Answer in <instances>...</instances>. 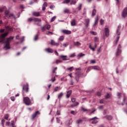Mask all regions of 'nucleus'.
I'll list each match as a JSON object with an SVG mask.
<instances>
[{
    "instance_id": "obj_40",
    "label": "nucleus",
    "mask_w": 127,
    "mask_h": 127,
    "mask_svg": "<svg viewBox=\"0 0 127 127\" xmlns=\"http://www.w3.org/2000/svg\"><path fill=\"white\" fill-rule=\"evenodd\" d=\"M64 13H69L70 12V10H69L68 9H65L64 11Z\"/></svg>"
},
{
    "instance_id": "obj_56",
    "label": "nucleus",
    "mask_w": 127,
    "mask_h": 127,
    "mask_svg": "<svg viewBox=\"0 0 127 127\" xmlns=\"http://www.w3.org/2000/svg\"><path fill=\"white\" fill-rule=\"evenodd\" d=\"M9 125H10V122H6V126H7V127H9Z\"/></svg>"
},
{
    "instance_id": "obj_49",
    "label": "nucleus",
    "mask_w": 127,
    "mask_h": 127,
    "mask_svg": "<svg viewBox=\"0 0 127 127\" xmlns=\"http://www.w3.org/2000/svg\"><path fill=\"white\" fill-rule=\"evenodd\" d=\"M104 20H103L102 19L100 20V23L101 25H103V24H104Z\"/></svg>"
},
{
    "instance_id": "obj_21",
    "label": "nucleus",
    "mask_w": 127,
    "mask_h": 127,
    "mask_svg": "<svg viewBox=\"0 0 127 127\" xmlns=\"http://www.w3.org/2000/svg\"><path fill=\"white\" fill-rule=\"evenodd\" d=\"M76 25V20L75 19H72L71 21V26H75Z\"/></svg>"
},
{
    "instance_id": "obj_47",
    "label": "nucleus",
    "mask_w": 127,
    "mask_h": 127,
    "mask_svg": "<svg viewBox=\"0 0 127 127\" xmlns=\"http://www.w3.org/2000/svg\"><path fill=\"white\" fill-rule=\"evenodd\" d=\"M89 47L91 49V50H92V51H95V48L92 47V45H89Z\"/></svg>"
},
{
    "instance_id": "obj_17",
    "label": "nucleus",
    "mask_w": 127,
    "mask_h": 127,
    "mask_svg": "<svg viewBox=\"0 0 127 127\" xmlns=\"http://www.w3.org/2000/svg\"><path fill=\"white\" fill-rule=\"evenodd\" d=\"M60 58H62L63 60H64V61H65L66 60H69V59H67V56H63V55H61L60 56Z\"/></svg>"
},
{
    "instance_id": "obj_4",
    "label": "nucleus",
    "mask_w": 127,
    "mask_h": 127,
    "mask_svg": "<svg viewBox=\"0 0 127 127\" xmlns=\"http://www.w3.org/2000/svg\"><path fill=\"white\" fill-rule=\"evenodd\" d=\"M81 110L83 111V112H87V113H89L90 116H91L92 114H94V113L96 112V109H94V110L91 112V110L85 109L84 107H82Z\"/></svg>"
},
{
    "instance_id": "obj_54",
    "label": "nucleus",
    "mask_w": 127,
    "mask_h": 127,
    "mask_svg": "<svg viewBox=\"0 0 127 127\" xmlns=\"http://www.w3.org/2000/svg\"><path fill=\"white\" fill-rule=\"evenodd\" d=\"M74 105V107H77V106H78V105H79V103L78 102H75L74 104H73Z\"/></svg>"
},
{
    "instance_id": "obj_57",
    "label": "nucleus",
    "mask_w": 127,
    "mask_h": 127,
    "mask_svg": "<svg viewBox=\"0 0 127 127\" xmlns=\"http://www.w3.org/2000/svg\"><path fill=\"white\" fill-rule=\"evenodd\" d=\"M75 101H76V98H71V102L72 103H75Z\"/></svg>"
},
{
    "instance_id": "obj_45",
    "label": "nucleus",
    "mask_w": 127,
    "mask_h": 127,
    "mask_svg": "<svg viewBox=\"0 0 127 127\" xmlns=\"http://www.w3.org/2000/svg\"><path fill=\"white\" fill-rule=\"evenodd\" d=\"M75 56H76V55H75V53H73L69 55V57H70V58H72L73 57H75Z\"/></svg>"
},
{
    "instance_id": "obj_22",
    "label": "nucleus",
    "mask_w": 127,
    "mask_h": 127,
    "mask_svg": "<svg viewBox=\"0 0 127 127\" xmlns=\"http://www.w3.org/2000/svg\"><path fill=\"white\" fill-rule=\"evenodd\" d=\"M92 69H93V70H100V68L99 66H91Z\"/></svg>"
},
{
    "instance_id": "obj_43",
    "label": "nucleus",
    "mask_w": 127,
    "mask_h": 127,
    "mask_svg": "<svg viewBox=\"0 0 127 127\" xmlns=\"http://www.w3.org/2000/svg\"><path fill=\"white\" fill-rule=\"evenodd\" d=\"M70 0H64L63 3H69L70 2Z\"/></svg>"
},
{
    "instance_id": "obj_29",
    "label": "nucleus",
    "mask_w": 127,
    "mask_h": 127,
    "mask_svg": "<svg viewBox=\"0 0 127 127\" xmlns=\"http://www.w3.org/2000/svg\"><path fill=\"white\" fill-rule=\"evenodd\" d=\"M77 9L78 10H81L82 9V3H79L78 6L77 7Z\"/></svg>"
},
{
    "instance_id": "obj_2",
    "label": "nucleus",
    "mask_w": 127,
    "mask_h": 127,
    "mask_svg": "<svg viewBox=\"0 0 127 127\" xmlns=\"http://www.w3.org/2000/svg\"><path fill=\"white\" fill-rule=\"evenodd\" d=\"M23 102L26 106H30V105H31V101L28 97H24Z\"/></svg>"
},
{
    "instance_id": "obj_7",
    "label": "nucleus",
    "mask_w": 127,
    "mask_h": 127,
    "mask_svg": "<svg viewBox=\"0 0 127 127\" xmlns=\"http://www.w3.org/2000/svg\"><path fill=\"white\" fill-rule=\"evenodd\" d=\"M33 20L35 22H41V19L38 18H29L28 21H32Z\"/></svg>"
},
{
    "instance_id": "obj_61",
    "label": "nucleus",
    "mask_w": 127,
    "mask_h": 127,
    "mask_svg": "<svg viewBox=\"0 0 127 127\" xmlns=\"http://www.w3.org/2000/svg\"><path fill=\"white\" fill-rule=\"evenodd\" d=\"M101 94L100 93V92H98L97 93V96H98V97H101Z\"/></svg>"
},
{
    "instance_id": "obj_3",
    "label": "nucleus",
    "mask_w": 127,
    "mask_h": 127,
    "mask_svg": "<svg viewBox=\"0 0 127 127\" xmlns=\"http://www.w3.org/2000/svg\"><path fill=\"white\" fill-rule=\"evenodd\" d=\"M39 115H40V112L39 111H37L35 112L31 116V120L33 121L35 118H36V117L38 116H39Z\"/></svg>"
},
{
    "instance_id": "obj_62",
    "label": "nucleus",
    "mask_w": 127,
    "mask_h": 127,
    "mask_svg": "<svg viewBox=\"0 0 127 127\" xmlns=\"http://www.w3.org/2000/svg\"><path fill=\"white\" fill-rule=\"evenodd\" d=\"M51 81H52L53 82H54L55 81V77L52 78Z\"/></svg>"
},
{
    "instance_id": "obj_39",
    "label": "nucleus",
    "mask_w": 127,
    "mask_h": 127,
    "mask_svg": "<svg viewBox=\"0 0 127 127\" xmlns=\"http://www.w3.org/2000/svg\"><path fill=\"white\" fill-rule=\"evenodd\" d=\"M8 18H10V17H15V16H14L13 15V14H10L8 15V17H7Z\"/></svg>"
},
{
    "instance_id": "obj_9",
    "label": "nucleus",
    "mask_w": 127,
    "mask_h": 127,
    "mask_svg": "<svg viewBox=\"0 0 127 127\" xmlns=\"http://www.w3.org/2000/svg\"><path fill=\"white\" fill-rule=\"evenodd\" d=\"M97 120H98V118L96 117L90 119V121H92V122H91V124H92V125L97 124V123H98V121H97Z\"/></svg>"
},
{
    "instance_id": "obj_53",
    "label": "nucleus",
    "mask_w": 127,
    "mask_h": 127,
    "mask_svg": "<svg viewBox=\"0 0 127 127\" xmlns=\"http://www.w3.org/2000/svg\"><path fill=\"white\" fill-rule=\"evenodd\" d=\"M10 99H11L13 102H14V101H15V98H14V97L11 96V97H10Z\"/></svg>"
},
{
    "instance_id": "obj_27",
    "label": "nucleus",
    "mask_w": 127,
    "mask_h": 127,
    "mask_svg": "<svg viewBox=\"0 0 127 127\" xmlns=\"http://www.w3.org/2000/svg\"><path fill=\"white\" fill-rule=\"evenodd\" d=\"M76 0H70V4H76Z\"/></svg>"
},
{
    "instance_id": "obj_64",
    "label": "nucleus",
    "mask_w": 127,
    "mask_h": 127,
    "mask_svg": "<svg viewBox=\"0 0 127 127\" xmlns=\"http://www.w3.org/2000/svg\"><path fill=\"white\" fill-rule=\"evenodd\" d=\"M44 6H47V2H45L43 4Z\"/></svg>"
},
{
    "instance_id": "obj_59",
    "label": "nucleus",
    "mask_w": 127,
    "mask_h": 127,
    "mask_svg": "<svg viewBox=\"0 0 127 127\" xmlns=\"http://www.w3.org/2000/svg\"><path fill=\"white\" fill-rule=\"evenodd\" d=\"M91 64H95V63H96V61H95V60H91Z\"/></svg>"
},
{
    "instance_id": "obj_32",
    "label": "nucleus",
    "mask_w": 127,
    "mask_h": 127,
    "mask_svg": "<svg viewBox=\"0 0 127 127\" xmlns=\"http://www.w3.org/2000/svg\"><path fill=\"white\" fill-rule=\"evenodd\" d=\"M63 96V93L62 92L60 93L58 95V98L60 99V100L62 98Z\"/></svg>"
},
{
    "instance_id": "obj_38",
    "label": "nucleus",
    "mask_w": 127,
    "mask_h": 127,
    "mask_svg": "<svg viewBox=\"0 0 127 127\" xmlns=\"http://www.w3.org/2000/svg\"><path fill=\"white\" fill-rule=\"evenodd\" d=\"M91 69H92V66L88 67L87 68V70H86V73H89V72L91 71Z\"/></svg>"
},
{
    "instance_id": "obj_18",
    "label": "nucleus",
    "mask_w": 127,
    "mask_h": 127,
    "mask_svg": "<svg viewBox=\"0 0 127 127\" xmlns=\"http://www.w3.org/2000/svg\"><path fill=\"white\" fill-rule=\"evenodd\" d=\"M120 30H121V26H118V29L116 31V33H117V35H118V36L121 35V32H119V31H120Z\"/></svg>"
},
{
    "instance_id": "obj_23",
    "label": "nucleus",
    "mask_w": 127,
    "mask_h": 127,
    "mask_svg": "<svg viewBox=\"0 0 127 127\" xmlns=\"http://www.w3.org/2000/svg\"><path fill=\"white\" fill-rule=\"evenodd\" d=\"M32 14L34 16H39L40 15V13L38 12H33Z\"/></svg>"
},
{
    "instance_id": "obj_35",
    "label": "nucleus",
    "mask_w": 127,
    "mask_h": 127,
    "mask_svg": "<svg viewBox=\"0 0 127 127\" xmlns=\"http://www.w3.org/2000/svg\"><path fill=\"white\" fill-rule=\"evenodd\" d=\"M38 36L39 35H35L34 37V40L35 41H36V40H37L38 39Z\"/></svg>"
},
{
    "instance_id": "obj_6",
    "label": "nucleus",
    "mask_w": 127,
    "mask_h": 127,
    "mask_svg": "<svg viewBox=\"0 0 127 127\" xmlns=\"http://www.w3.org/2000/svg\"><path fill=\"white\" fill-rule=\"evenodd\" d=\"M29 85L28 83H26V85L24 84L22 87V91H25L26 93H28V90L29 89Z\"/></svg>"
},
{
    "instance_id": "obj_25",
    "label": "nucleus",
    "mask_w": 127,
    "mask_h": 127,
    "mask_svg": "<svg viewBox=\"0 0 127 127\" xmlns=\"http://www.w3.org/2000/svg\"><path fill=\"white\" fill-rule=\"evenodd\" d=\"M96 12H97V10H96V9H93L92 11V16H95V15H96Z\"/></svg>"
},
{
    "instance_id": "obj_46",
    "label": "nucleus",
    "mask_w": 127,
    "mask_h": 127,
    "mask_svg": "<svg viewBox=\"0 0 127 127\" xmlns=\"http://www.w3.org/2000/svg\"><path fill=\"white\" fill-rule=\"evenodd\" d=\"M117 96L118 97L119 99H121L122 97V93L118 92L117 94Z\"/></svg>"
},
{
    "instance_id": "obj_14",
    "label": "nucleus",
    "mask_w": 127,
    "mask_h": 127,
    "mask_svg": "<svg viewBox=\"0 0 127 127\" xmlns=\"http://www.w3.org/2000/svg\"><path fill=\"white\" fill-rule=\"evenodd\" d=\"M98 21H99V16H96V17H95L94 26H95V25H97L98 24Z\"/></svg>"
},
{
    "instance_id": "obj_20",
    "label": "nucleus",
    "mask_w": 127,
    "mask_h": 127,
    "mask_svg": "<svg viewBox=\"0 0 127 127\" xmlns=\"http://www.w3.org/2000/svg\"><path fill=\"white\" fill-rule=\"evenodd\" d=\"M71 94H72V90L67 91L66 98H69L71 96Z\"/></svg>"
},
{
    "instance_id": "obj_41",
    "label": "nucleus",
    "mask_w": 127,
    "mask_h": 127,
    "mask_svg": "<svg viewBox=\"0 0 127 127\" xmlns=\"http://www.w3.org/2000/svg\"><path fill=\"white\" fill-rule=\"evenodd\" d=\"M59 39L60 41H63V40H64V36H62L60 37Z\"/></svg>"
},
{
    "instance_id": "obj_8",
    "label": "nucleus",
    "mask_w": 127,
    "mask_h": 127,
    "mask_svg": "<svg viewBox=\"0 0 127 127\" xmlns=\"http://www.w3.org/2000/svg\"><path fill=\"white\" fill-rule=\"evenodd\" d=\"M76 76L75 77V79L77 82H79V77L81 76V72L80 71H77L75 73Z\"/></svg>"
},
{
    "instance_id": "obj_26",
    "label": "nucleus",
    "mask_w": 127,
    "mask_h": 127,
    "mask_svg": "<svg viewBox=\"0 0 127 127\" xmlns=\"http://www.w3.org/2000/svg\"><path fill=\"white\" fill-rule=\"evenodd\" d=\"M4 123H5V120L4 119H2L1 122V125H2V127H4Z\"/></svg>"
},
{
    "instance_id": "obj_15",
    "label": "nucleus",
    "mask_w": 127,
    "mask_h": 127,
    "mask_svg": "<svg viewBox=\"0 0 127 127\" xmlns=\"http://www.w3.org/2000/svg\"><path fill=\"white\" fill-rule=\"evenodd\" d=\"M105 118L108 121H112L113 120V116L111 115H107L105 116Z\"/></svg>"
},
{
    "instance_id": "obj_51",
    "label": "nucleus",
    "mask_w": 127,
    "mask_h": 127,
    "mask_svg": "<svg viewBox=\"0 0 127 127\" xmlns=\"http://www.w3.org/2000/svg\"><path fill=\"white\" fill-rule=\"evenodd\" d=\"M102 48V47H100L99 49L97 50V54H99V53H100V52H101V49Z\"/></svg>"
},
{
    "instance_id": "obj_48",
    "label": "nucleus",
    "mask_w": 127,
    "mask_h": 127,
    "mask_svg": "<svg viewBox=\"0 0 127 127\" xmlns=\"http://www.w3.org/2000/svg\"><path fill=\"white\" fill-rule=\"evenodd\" d=\"M94 41H95V42H98L99 41V38L97 37H94Z\"/></svg>"
},
{
    "instance_id": "obj_36",
    "label": "nucleus",
    "mask_w": 127,
    "mask_h": 127,
    "mask_svg": "<svg viewBox=\"0 0 127 127\" xmlns=\"http://www.w3.org/2000/svg\"><path fill=\"white\" fill-rule=\"evenodd\" d=\"M8 13H9V11L8 10H6L5 11V16H6V17H8Z\"/></svg>"
},
{
    "instance_id": "obj_60",
    "label": "nucleus",
    "mask_w": 127,
    "mask_h": 127,
    "mask_svg": "<svg viewBox=\"0 0 127 127\" xmlns=\"http://www.w3.org/2000/svg\"><path fill=\"white\" fill-rule=\"evenodd\" d=\"M56 70H57V67H55L53 70V73H54L55 72H56Z\"/></svg>"
},
{
    "instance_id": "obj_10",
    "label": "nucleus",
    "mask_w": 127,
    "mask_h": 127,
    "mask_svg": "<svg viewBox=\"0 0 127 127\" xmlns=\"http://www.w3.org/2000/svg\"><path fill=\"white\" fill-rule=\"evenodd\" d=\"M104 30H105V36L106 37H109V36H110V30L109 29V28H105Z\"/></svg>"
},
{
    "instance_id": "obj_5",
    "label": "nucleus",
    "mask_w": 127,
    "mask_h": 127,
    "mask_svg": "<svg viewBox=\"0 0 127 127\" xmlns=\"http://www.w3.org/2000/svg\"><path fill=\"white\" fill-rule=\"evenodd\" d=\"M121 48L122 46H121V44H119L116 53V56H119V55H121V53H122V50H121Z\"/></svg>"
},
{
    "instance_id": "obj_1",
    "label": "nucleus",
    "mask_w": 127,
    "mask_h": 127,
    "mask_svg": "<svg viewBox=\"0 0 127 127\" xmlns=\"http://www.w3.org/2000/svg\"><path fill=\"white\" fill-rule=\"evenodd\" d=\"M7 34H8V33H5L0 35V43H4L5 46H4V48H6V50L10 49V43L11 42V40L14 38V37H10L7 38L6 41L4 42V38Z\"/></svg>"
},
{
    "instance_id": "obj_63",
    "label": "nucleus",
    "mask_w": 127,
    "mask_h": 127,
    "mask_svg": "<svg viewBox=\"0 0 127 127\" xmlns=\"http://www.w3.org/2000/svg\"><path fill=\"white\" fill-rule=\"evenodd\" d=\"M116 1V4H120V0H115Z\"/></svg>"
},
{
    "instance_id": "obj_19",
    "label": "nucleus",
    "mask_w": 127,
    "mask_h": 127,
    "mask_svg": "<svg viewBox=\"0 0 127 127\" xmlns=\"http://www.w3.org/2000/svg\"><path fill=\"white\" fill-rule=\"evenodd\" d=\"M85 21L86 23V27H88V26H89V24L90 23V19H85Z\"/></svg>"
},
{
    "instance_id": "obj_50",
    "label": "nucleus",
    "mask_w": 127,
    "mask_h": 127,
    "mask_svg": "<svg viewBox=\"0 0 127 127\" xmlns=\"http://www.w3.org/2000/svg\"><path fill=\"white\" fill-rule=\"evenodd\" d=\"M70 114H71V115H73L75 116V115H76L77 114V113L75 112V111H71L70 112Z\"/></svg>"
},
{
    "instance_id": "obj_28",
    "label": "nucleus",
    "mask_w": 127,
    "mask_h": 127,
    "mask_svg": "<svg viewBox=\"0 0 127 127\" xmlns=\"http://www.w3.org/2000/svg\"><path fill=\"white\" fill-rule=\"evenodd\" d=\"M6 7L5 6L2 7L0 8V12H2L4 10V9H6Z\"/></svg>"
},
{
    "instance_id": "obj_33",
    "label": "nucleus",
    "mask_w": 127,
    "mask_h": 127,
    "mask_svg": "<svg viewBox=\"0 0 127 127\" xmlns=\"http://www.w3.org/2000/svg\"><path fill=\"white\" fill-rule=\"evenodd\" d=\"M9 117V115H8V114H5L4 116V119L5 120H6V121L8 120Z\"/></svg>"
},
{
    "instance_id": "obj_16",
    "label": "nucleus",
    "mask_w": 127,
    "mask_h": 127,
    "mask_svg": "<svg viewBox=\"0 0 127 127\" xmlns=\"http://www.w3.org/2000/svg\"><path fill=\"white\" fill-rule=\"evenodd\" d=\"M45 51L48 53H53V50L51 48H47L45 49Z\"/></svg>"
},
{
    "instance_id": "obj_30",
    "label": "nucleus",
    "mask_w": 127,
    "mask_h": 127,
    "mask_svg": "<svg viewBox=\"0 0 127 127\" xmlns=\"http://www.w3.org/2000/svg\"><path fill=\"white\" fill-rule=\"evenodd\" d=\"M111 94L110 93H107V94L105 96L106 99H110L111 98Z\"/></svg>"
},
{
    "instance_id": "obj_24",
    "label": "nucleus",
    "mask_w": 127,
    "mask_h": 127,
    "mask_svg": "<svg viewBox=\"0 0 127 127\" xmlns=\"http://www.w3.org/2000/svg\"><path fill=\"white\" fill-rule=\"evenodd\" d=\"M73 44L75 46H80V45H81V43H80L79 42H74Z\"/></svg>"
},
{
    "instance_id": "obj_52",
    "label": "nucleus",
    "mask_w": 127,
    "mask_h": 127,
    "mask_svg": "<svg viewBox=\"0 0 127 127\" xmlns=\"http://www.w3.org/2000/svg\"><path fill=\"white\" fill-rule=\"evenodd\" d=\"M56 114H57V116H60V115H61L60 111L58 110V111H57Z\"/></svg>"
},
{
    "instance_id": "obj_12",
    "label": "nucleus",
    "mask_w": 127,
    "mask_h": 127,
    "mask_svg": "<svg viewBox=\"0 0 127 127\" xmlns=\"http://www.w3.org/2000/svg\"><path fill=\"white\" fill-rule=\"evenodd\" d=\"M62 32H63V33H64V34H71V31L69 30H62Z\"/></svg>"
},
{
    "instance_id": "obj_58",
    "label": "nucleus",
    "mask_w": 127,
    "mask_h": 127,
    "mask_svg": "<svg viewBox=\"0 0 127 127\" xmlns=\"http://www.w3.org/2000/svg\"><path fill=\"white\" fill-rule=\"evenodd\" d=\"M56 120H57V123H58V124H59V123H60V119H59V118H57Z\"/></svg>"
},
{
    "instance_id": "obj_37",
    "label": "nucleus",
    "mask_w": 127,
    "mask_h": 127,
    "mask_svg": "<svg viewBox=\"0 0 127 127\" xmlns=\"http://www.w3.org/2000/svg\"><path fill=\"white\" fill-rule=\"evenodd\" d=\"M119 40H120V36H118L116 38V42H115L116 44H118V42H119Z\"/></svg>"
},
{
    "instance_id": "obj_42",
    "label": "nucleus",
    "mask_w": 127,
    "mask_h": 127,
    "mask_svg": "<svg viewBox=\"0 0 127 127\" xmlns=\"http://www.w3.org/2000/svg\"><path fill=\"white\" fill-rule=\"evenodd\" d=\"M55 19H56V16H54L51 18V22H53V21H54Z\"/></svg>"
},
{
    "instance_id": "obj_31",
    "label": "nucleus",
    "mask_w": 127,
    "mask_h": 127,
    "mask_svg": "<svg viewBox=\"0 0 127 127\" xmlns=\"http://www.w3.org/2000/svg\"><path fill=\"white\" fill-rule=\"evenodd\" d=\"M59 89H60V86H57L55 87L54 90V92H57L59 90Z\"/></svg>"
},
{
    "instance_id": "obj_44",
    "label": "nucleus",
    "mask_w": 127,
    "mask_h": 127,
    "mask_svg": "<svg viewBox=\"0 0 127 127\" xmlns=\"http://www.w3.org/2000/svg\"><path fill=\"white\" fill-rule=\"evenodd\" d=\"M82 122H83V120L81 119H79L76 121V123H77V124H78V125H79V124H81V123H82Z\"/></svg>"
},
{
    "instance_id": "obj_11",
    "label": "nucleus",
    "mask_w": 127,
    "mask_h": 127,
    "mask_svg": "<svg viewBox=\"0 0 127 127\" xmlns=\"http://www.w3.org/2000/svg\"><path fill=\"white\" fill-rule=\"evenodd\" d=\"M123 17H126L127 16V7H125L122 12Z\"/></svg>"
},
{
    "instance_id": "obj_13",
    "label": "nucleus",
    "mask_w": 127,
    "mask_h": 127,
    "mask_svg": "<svg viewBox=\"0 0 127 127\" xmlns=\"http://www.w3.org/2000/svg\"><path fill=\"white\" fill-rule=\"evenodd\" d=\"M51 45H54L55 46H59V44L55 42V41H54L53 40H52L51 41Z\"/></svg>"
},
{
    "instance_id": "obj_34",
    "label": "nucleus",
    "mask_w": 127,
    "mask_h": 127,
    "mask_svg": "<svg viewBox=\"0 0 127 127\" xmlns=\"http://www.w3.org/2000/svg\"><path fill=\"white\" fill-rule=\"evenodd\" d=\"M83 56H85V54L81 53L80 54H79L78 55H77V57H83Z\"/></svg>"
},
{
    "instance_id": "obj_55",
    "label": "nucleus",
    "mask_w": 127,
    "mask_h": 127,
    "mask_svg": "<svg viewBox=\"0 0 127 127\" xmlns=\"http://www.w3.org/2000/svg\"><path fill=\"white\" fill-rule=\"evenodd\" d=\"M91 33L93 35H97V33L94 32V31H91Z\"/></svg>"
}]
</instances>
